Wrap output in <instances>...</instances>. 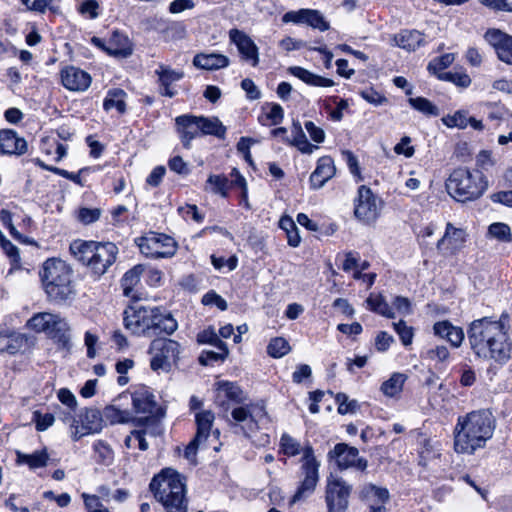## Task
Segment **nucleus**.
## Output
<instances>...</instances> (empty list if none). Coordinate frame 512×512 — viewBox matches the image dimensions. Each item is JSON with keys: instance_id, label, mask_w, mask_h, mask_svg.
Segmentation results:
<instances>
[{"instance_id": "nucleus-1", "label": "nucleus", "mask_w": 512, "mask_h": 512, "mask_svg": "<svg viewBox=\"0 0 512 512\" xmlns=\"http://www.w3.org/2000/svg\"><path fill=\"white\" fill-rule=\"evenodd\" d=\"M509 330V315L506 312L499 318L485 316L475 319L467 328L468 342L474 355L490 362L487 375L491 380L498 369L512 358V338Z\"/></svg>"}, {"instance_id": "nucleus-2", "label": "nucleus", "mask_w": 512, "mask_h": 512, "mask_svg": "<svg viewBox=\"0 0 512 512\" xmlns=\"http://www.w3.org/2000/svg\"><path fill=\"white\" fill-rule=\"evenodd\" d=\"M494 430L495 419L489 410H476L458 417L454 428L455 451L473 454L485 446Z\"/></svg>"}, {"instance_id": "nucleus-3", "label": "nucleus", "mask_w": 512, "mask_h": 512, "mask_svg": "<svg viewBox=\"0 0 512 512\" xmlns=\"http://www.w3.org/2000/svg\"><path fill=\"white\" fill-rule=\"evenodd\" d=\"M123 321L133 334L146 337L171 335L178 328L173 315L159 307L130 306L124 311Z\"/></svg>"}, {"instance_id": "nucleus-4", "label": "nucleus", "mask_w": 512, "mask_h": 512, "mask_svg": "<svg viewBox=\"0 0 512 512\" xmlns=\"http://www.w3.org/2000/svg\"><path fill=\"white\" fill-rule=\"evenodd\" d=\"M154 497L166 512H187L185 477L172 468L163 469L150 483Z\"/></svg>"}, {"instance_id": "nucleus-5", "label": "nucleus", "mask_w": 512, "mask_h": 512, "mask_svg": "<svg viewBox=\"0 0 512 512\" xmlns=\"http://www.w3.org/2000/svg\"><path fill=\"white\" fill-rule=\"evenodd\" d=\"M73 256L91 273L100 277L116 261L117 246L112 242L76 240L70 245Z\"/></svg>"}, {"instance_id": "nucleus-6", "label": "nucleus", "mask_w": 512, "mask_h": 512, "mask_svg": "<svg viewBox=\"0 0 512 512\" xmlns=\"http://www.w3.org/2000/svg\"><path fill=\"white\" fill-rule=\"evenodd\" d=\"M45 292L51 301L63 303L74 294L72 270L62 260L48 259L40 272Z\"/></svg>"}, {"instance_id": "nucleus-7", "label": "nucleus", "mask_w": 512, "mask_h": 512, "mask_svg": "<svg viewBox=\"0 0 512 512\" xmlns=\"http://www.w3.org/2000/svg\"><path fill=\"white\" fill-rule=\"evenodd\" d=\"M445 187L454 200L465 203L480 198L486 191L488 183L480 171L460 167L451 172Z\"/></svg>"}, {"instance_id": "nucleus-8", "label": "nucleus", "mask_w": 512, "mask_h": 512, "mask_svg": "<svg viewBox=\"0 0 512 512\" xmlns=\"http://www.w3.org/2000/svg\"><path fill=\"white\" fill-rule=\"evenodd\" d=\"M27 326L36 333H45L63 348H67L70 344V325L59 314L36 313L28 320Z\"/></svg>"}, {"instance_id": "nucleus-9", "label": "nucleus", "mask_w": 512, "mask_h": 512, "mask_svg": "<svg viewBox=\"0 0 512 512\" xmlns=\"http://www.w3.org/2000/svg\"><path fill=\"white\" fill-rule=\"evenodd\" d=\"M320 462L316 459L314 449L311 444L306 443L302 450L301 467H300V484L297 491L291 499L294 504L309 495H311L319 481Z\"/></svg>"}, {"instance_id": "nucleus-10", "label": "nucleus", "mask_w": 512, "mask_h": 512, "mask_svg": "<svg viewBox=\"0 0 512 512\" xmlns=\"http://www.w3.org/2000/svg\"><path fill=\"white\" fill-rule=\"evenodd\" d=\"M148 353L151 355L150 367L153 371L169 372L179 360L181 345L169 338H156L151 342Z\"/></svg>"}, {"instance_id": "nucleus-11", "label": "nucleus", "mask_w": 512, "mask_h": 512, "mask_svg": "<svg viewBox=\"0 0 512 512\" xmlns=\"http://www.w3.org/2000/svg\"><path fill=\"white\" fill-rule=\"evenodd\" d=\"M266 416L267 412L262 403L238 406L231 411L230 425L235 433L250 437L258 429V420Z\"/></svg>"}, {"instance_id": "nucleus-12", "label": "nucleus", "mask_w": 512, "mask_h": 512, "mask_svg": "<svg viewBox=\"0 0 512 512\" xmlns=\"http://www.w3.org/2000/svg\"><path fill=\"white\" fill-rule=\"evenodd\" d=\"M143 255L149 258H169L177 250L175 240L165 234L150 232L136 240Z\"/></svg>"}, {"instance_id": "nucleus-13", "label": "nucleus", "mask_w": 512, "mask_h": 512, "mask_svg": "<svg viewBox=\"0 0 512 512\" xmlns=\"http://www.w3.org/2000/svg\"><path fill=\"white\" fill-rule=\"evenodd\" d=\"M352 485L343 478L330 475L325 487L327 512H347Z\"/></svg>"}, {"instance_id": "nucleus-14", "label": "nucleus", "mask_w": 512, "mask_h": 512, "mask_svg": "<svg viewBox=\"0 0 512 512\" xmlns=\"http://www.w3.org/2000/svg\"><path fill=\"white\" fill-rule=\"evenodd\" d=\"M330 461H334L340 470L348 468H356L360 471L366 470L368 462L366 459L359 457L357 448L349 446L346 443H338L327 455Z\"/></svg>"}, {"instance_id": "nucleus-15", "label": "nucleus", "mask_w": 512, "mask_h": 512, "mask_svg": "<svg viewBox=\"0 0 512 512\" xmlns=\"http://www.w3.org/2000/svg\"><path fill=\"white\" fill-rule=\"evenodd\" d=\"M379 209L380 201L372 190L364 185L361 186L355 204V216L364 222H371L378 217Z\"/></svg>"}, {"instance_id": "nucleus-16", "label": "nucleus", "mask_w": 512, "mask_h": 512, "mask_svg": "<svg viewBox=\"0 0 512 512\" xmlns=\"http://www.w3.org/2000/svg\"><path fill=\"white\" fill-rule=\"evenodd\" d=\"M103 428V415L98 409L88 408L81 415V426L73 419L71 424L72 438L77 441L85 435L98 433Z\"/></svg>"}, {"instance_id": "nucleus-17", "label": "nucleus", "mask_w": 512, "mask_h": 512, "mask_svg": "<svg viewBox=\"0 0 512 512\" xmlns=\"http://www.w3.org/2000/svg\"><path fill=\"white\" fill-rule=\"evenodd\" d=\"M465 241V231L447 223L444 235L437 242V250L444 256L454 255L463 247Z\"/></svg>"}, {"instance_id": "nucleus-18", "label": "nucleus", "mask_w": 512, "mask_h": 512, "mask_svg": "<svg viewBox=\"0 0 512 512\" xmlns=\"http://www.w3.org/2000/svg\"><path fill=\"white\" fill-rule=\"evenodd\" d=\"M60 75L63 86L70 91L82 92L91 85L90 74L75 66L63 68Z\"/></svg>"}, {"instance_id": "nucleus-19", "label": "nucleus", "mask_w": 512, "mask_h": 512, "mask_svg": "<svg viewBox=\"0 0 512 512\" xmlns=\"http://www.w3.org/2000/svg\"><path fill=\"white\" fill-rule=\"evenodd\" d=\"M484 37L501 61L512 64V36L498 29H489Z\"/></svg>"}, {"instance_id": "nucleus-20", "label": "nucleus", "mask_w": 512, "mask_h": 512, "mask_svg": "<svg viewBox=\"0 0 512 512\" xmlns=\"http://www.w3.org/2000/svg\"><path fill=\"white\" fill-rule=\"evenodd\" d=\"M215 402L221 407H227L230 404H242L246 401V395L243 390L234 382H217Z\"/></svg>"}, {"instance_id": "nucleus-21", "label": "nucleus", "mask_w": 512, "mask_h": 512, "mask_svg": "<svg viewBox=\"0 0 512 512\" xmlns=\"http://www.w3.org/2000/svg\"><path fill=\"white\" fill-rule=\"evenodd\" d=\"M231 41L237 46L242 58L249 62L253 67L259 63L258 47L253 40L244 32L232 29L229 32Z\"/></svg>"}, {"instance_id": "nucleus-22", "label": "nucleus", "mask_w": 512, "mask_h": 512, "mask_svg": "<svg viewBox=\"0 0 512 512\" xmlns=\"http://www.w3.org/2000/svg\"><path fill=\"white\" fill-rule=\"evenodd\" d=\"M155 74L158 77L159 93L169 98L174 97L177 94V90L172 85L184 77V72L164 64H159Z\"/></svg>"}, {"instance_id": "nucleus-23", "label": "nucleus", "mask_w": 512, "mask_h": 512, "mask_svg": "<svg viewBox=\"0 0 512 512\" xmlns=\"http://www.w3.org/2000/svg\"><path fill=\"white\" fill-rule=\"evenodd\" d=\"M177 133L185 148H190L191 141L200 136L198 116L181 115L175 119Z\"/></svg>"}, {"instance_id": "nucleus-24", "label": "nucleus", "mask_w": 512, "mask_h": 512, "mask_svg": "<svg viewBox=\"0 0 512 512\" xmlns=\"http://www.w3.org/2000/svg\"><path fill=\"white\" fill-rule=\"evenodd\" d=\"M27 151V142L12 129L0 130V154L22 155Z\"/></svg>"}, {"instance_id": "nucleus-25", "label": "nucleus", "mask_w": 512, "mask_h": 512, "mask_svg": "<svg viewBox=\"0 0 512 512\" xmlns=\"http://www.w3.org/2000/svg\"><path fill=\"white\" fill-rule=\"evenodd\" d=\"M336 172L334 161L329 156L321 157L318 162L316 169L310 176V183L312 188L319 189L329 181Z\"/></svg>"}, {"instance_id": "nucleus-26", "label": "nucleus", "mask_w": 512, "mask_h": 512, "mask_svg": "<svg viewBox=\"0 0 512 512\" xmlns=\"http://www.w3.org/2000/svg\"><path fill=\"white\" fill-rule=\"evenodd\" d=\"M393 41L396 46L410 52L425 44V36L417 30L405 29L395 34Z\"/></svg>"}, {"instance_id": "nucleus-27", "label": "nucleus", "mask_w": 512, "mask_h": 512, "mask_svg": "<svg viewBox=\"0 0 512 512\" xmlns=\"http://www.w3.org/2000/svg\"><path fill=\"white\" fill-rule=\"evenodd\" d=\"M193 64L205 70H218L229 65V58L218 53H199L194 56Z\"/></svg>"}, {"instance_id": "nucleus-28", "label": "nucleus", "mask_w": 512, "mask_h": 512, "mask_svg": "<svg viewBox=\"0 0 512 512\" xmlns=\"http://www.w3.org/2000/svg\"><path fill=\"white\" fill-rule=\"evenodd\" d=\"M105 49L110 55L121 58L130 56L133 51L129 38L118 31L112 33Z\"/></svg>"}, {"instance_id": "nucleus-29", "label": "nucleus", "mask_w": 512, "mask_h": 512, "mask_svg": "<svg viewBox=\"0 0 512 512\" xmlns=\"http://www.w3.org/2000/svg\"><path fill=\"white\" fill-rule=\"evenodd\" d=\"M27 342L25 336L19 332L0 331V352L17 353Z\"/></svg>"}, {"instance_id": "nucleus-30", "label": "nucleus", "mask_w": 512, "mask_h": 512, "mask_svg": "<svg viewBox=\"0 0 512 512\" xmlns=\"http://www.w3.org/2000/svg\"><path fill=\"white\" fill-rule=\"evenodd\" d=\"M133 407L137 413L149 414L151 416H156L159 411L154 396L147 391L134 394Z\"/></svg>"}, {"instance_id": "nucleus-31", "label": "nucleus", "mask_w": 512, "mask_h": 512, "mask_svg": "<svg viewBox=\"0 0 512 512\" xmlns=\"http://www.w3.org/2000/svg\"><path fill=\"white\" fill-rule=\"evenodd\" d=\"M288 71L295 77L299 78L303 82L308 85L318 86V87H331L334 85L333 80L316 75L307 69H304L300 66H292L288 69Z\"/></svg>"}, {"instance_id": "nucleus-32", "label": "nucleus", "mask_w": 512, "mask_h": 512, "mask_svg": "<svg viewBox=\"0 0 512 512\" xmlns=\"http://www.w3.org/2000/svg\"><path fill=\"white\" fill-rule=\"evenodd\" d=\"M16 456L18 464L28 465L32 470L47 466L49 460V455L45 448L30 454L17 451Z\"/></svg>"}, {"instance_id": "nucleus-33", "label": "nucleus", "mask_w": 512, "mask_h": 512, "mask_svg": "<svg viewBox=\"0 0 512 512\" xmlns=\"http://www.w3.org/2000/svg\"><path fill=\"white\" fill-rule=\"evenodd\" d=\"M215 416L214 413L210 410H204L198 412L195 415V420L197 424V432L194 438L196 441L205 442L209 437L210 430L212 428Z\"/></svg>"}, {"instance_id": "nucleus-34", "label": "nucleus", "mask_w": 512, "mask_h": 512, "mask_svg": "<svg viewBox=\"0 0 512 512\" xmlns=\"http://www.w3.org/2000/svg\"><path fill=\"white\" fill-rule=\"evenodd\" d=\"M198 124L200 128L201 135H213L218 138H224L226 133V128L220 122V120L216 117H198Z\"/></svg>"}, {"instance_id": "nucleus-35", "label": "nucleus", "mask_w": 512, "mask_h": 512, "mask_svg": "<svg viewBox=\"0 0 512 512\" xmlns=\"http://www.w3.org/2000/svg\"><path fill=\"white\" fill-rule=\"evenodd\" d=\"M369 310L387 318H394L395 313L382 294L371 293L366 299Z\"/></svg>"}, {"instance_id": "nucleus-36", "label": "nucleus", "mask_w": 512, "mask_h": 512, "mask_svg": "<svg viewBox=\"0 0 512 512\" xmlns=\"http://www.w3.org/2000/svg\"><path fill=\"white\" fill-rule=\"evenodd\" d=\"M126 93L122 89L109 90L104 100L103 107L106 111L115 108L119 113L126 110L125 104Z\"/></svg>"}, {"instance_id": "nucleus-37", "label": "nucleus", "mask_w": 512, "mask_h": 512, "mask_svg": "<svg viewBox=\"0 0 512 512\" xmlns=\"http://www.w3.org/2000/svg\"><path fill=\"white\" fill-rule=\"evenodd\" d=\"M293 139L291 144L296 146L302 153L311 154L318 147L308 142L299 122L293 123Z\"/></svg>"}, {"instance_id": "nucleus-38", "label": "nucleus", "mask_w": 512, "mask_h": 512, "mask_svg": "<svg viewBox=\"0 0 512 512\" xmlns=\"http://www.w3.org/2000/svg\"><path fill=\"white\" fill-rule=\"evenodd\" d=\"M406 376L402 373H394L382 386L381 391L389 397H393L402 391Z\"/></svg>"}, {"instance_id": "nucleus-39", "label": "nucleus", "mask_w": 512, "mask_h": 512, "mask_svg": "<svg viewBox=\"0 0 512 512\" xmlns=\"http://www.w3.org/2000/svg\"><path fill=\"white\" fill-rule=\"evenodd\" d=\"M103 419L111 425L127 423L131 419V415L126 410H121L113 405L105 407L103 411Z\"/></svg>"}, {"instance_id": "nucleus-40", "label": "nucleus", "mask_w": 512, "mask_h": 512, "mask_svg": "<svg viewBox=\"0 0 512 512\" xmlns=\"http://www.w3.org/2000/svg\"><path fill=\"white\" fill-rule=\"evenodd\" d=\"M93 450L98 463L106 466L112 464L114 452L108 443L103 440H98L93 444Z\"/></svg>"}, {"instance_id": "nucleus-41", "label": "nucleus", "mask_w": 512, "mask_h": 512, "mask_svg": "<svg viewBox=\"0 0 512 512\" xmlns=\"http://www.w3.org/2000/svg\"><path fill=\"white\" fill-rule=\"evenodd\" d=\"M142 272L143 267L141 265H137L124 274L121 283L126 296H129L133 288L139 283Z\"/></svg>"}, {"instance_id": "nucleus-42", "label": "nucleus", "mask_w": 512, "mask_h": 512, "mask_svg": "<svg viewBox=\"0 0 512 512\" xmlns=\"http://www.w3.org/2000/svg\"><path fill=\"white\" fill-rule=\"evenodd\" d=\"M303 448H304V446L302 447L300 442L298 440H296L295 438H293L292 436H290L289 434L284 433L281 436L280 451L284 455H286L288 457H294L300 453L302 454Z\"/></svg>"}, {"instance_id": "nucleus-43", "label": "nucleus", "mask_w": 512, "mask_h": 512, "mask_svg": "<svg viewBox=\"0 0 512 512\" xmlns=\"http://www.w3.org/2000/svg\"><path fill=\"white\" fill-rule=\"evenodd\" d=\"M146 433L147 429H141V430H133L130 435H128L125 440L124 444L128 449H133L138 447L141 451H146L149 448V444L146 441Z\"/></svg>"}, {"instance_id": "nucleus-44", "label": "nucleus", "mask_w": 512, "mask_h": 512, "mask_svg": "<svg viewBox=\"0 0 512 512\" xmlns=\"http://www.w3.org/2000/svg\"><path fill=\"white\" fill-rule=\"evenodd\" d=\"M291 347L283 337H276L267 346V353L273 358H281L289 353Z\"/></svg>"}, {"instance_id": "nucleus-45", "label": "nucleus", "mask_w": 512, "mask_h": 512, "mask_svg": "<svg viewBox=\"0 0 512 512\" xmlns=\"http://www.w3.org/2000/svg\"><path fill=\"white\" fill-rule=\"evenodd\" d=\"M409 104L417 111L428 115L437 116L439 109L431 101L423 97L409 98Z\"/></svg>"}, {"instance_id": "nucleus-46", "label": "nucleus", "mask_w": 512, "mask_h": 512, "mask_svg": "<svg viewBox=\"0 0 512 512\" xmlns=\"http://www.w3.org/2000/svg\"><path fill=\"white\" fill-rule=\"evenodd\" d=\"M207 185L213 193L222 197L227 196L229 180L225 175H210L207 179Z\"/></svg>"}, {"instance_id": "nucleus-47", "label": "nucleus", "mask_w": 512, "mask_h": 512, "mask_svg": "<svg viewBox=\"0 0 512 512\" xmlns=\"http://www.w3.org/2000/svg\"><path fill=\"white\" fill-rule=\"evenodd\" d=\"M218 351L205 350L199 357L200 364L207 366L213 362L223 361L228 356V348L225 344L223 347H216Z\"/></svg>"}, {"instance_id": "nucleus-48", "label": "nucleus", "mask_w": 512, "mask_h": 512, "mask_svg": "<svg viewBox=\"0 0 512 512\" xmlns=\"http://www.w3.org/2000/svg\"><path fill=\"white\" fill-rule=\"evenodd\" d=\"M468 113L464 110H459L453 115H447L442 118V122L448 128L465 129L468 126Z\"/></svg>"}, {"instance_id": "nucleus-49", "label": "nucleus", "mask_w": 512, "mask_h": 512, "mask_svg": "<svg viewBox=\"0 0 512 512\" xmlns=\"http://www.w3.org/2000/svg\"><path fill=\"white\" fill-rule=\"evenodd\" d=\"M488 234L501 242L511 241V229L510 227L502 222H496L489 226Z\"/></svg>"}, {"instance_id": "nucleus-50", "label": "nucleus", "mask_w": 512, "mask_h": 512, "mask_svg": "<svg viewBox=\"0 0 512 512\" xmlns=\"http://www.w3.org/2000/svg\"><path fill=\"white\" fill-rule=\"evenodd\" d=\"M197 341L200 344H209L214 347H223L226 344L219 338L214 328L212 327H209L198 333Z\"/></svg>"}, {"instance_id": "nucleus-51", "label": "nucleus", "mask_w": 512, "mask_h": 512, "mask_svg": "<svg viewBox=\"0 0 512 512\" xmlns=\"http://www.w3.org/2000/svg\"><path fill=\"white\" fill-rule=\"evenodd\" d=\"M362 494L364 497H369L371 495L378 502L383 504L386 503L390 498L389 491L386 488L378 487L374 484L366 485L362 490Z\"/></svg>"}, {"instance_id": "nucleus-52", "label": "nucleus", "mask_w": 512, "mask_h": 512, "mask_svg": "<svg viewBox=\"0 0 512 512\" xmlns=\"http://www.w3.org/2000/svg\"><path fill=\"white\" fill-rule=\"evenodd\" d=\"M87 512H110L100 501V497L88 493L81 495Z\"/></svg>"}, {"instance_id": "nucleus-53", "label": "nucleus", "mask_w": 512, "mask_h": 512, "mask_svg": "<svg viewBox=\"0 0 512 512\" xmlns=\"http://www.w3.org/2000/svg\"><path fill=\"white\" fill-rule=\"evenodd\" d=\"M306 24L315 29H319L320 31H326L329 29L328 22L318 10L308 9Z\"/></svg>"}, {"instance_id": "nucleus-54", "label": "nucleus", "mask_w": 512, "mask_h": 512, "mask_svg": "<svg viewBox=\"0 0 512 512\" xmlns=\"http://www.w3.org/2000/svg\"><path fill=\"white\" fill-rule=\"evenodd\" d=\"M335 400L338 403V412L340 414L353 413L359 406L356 400H349L348 396L344 393H338Z\"/></svg>"}, {"instance_id": "nucleus-55", "label": "nucleus", "mask_w": 512, "mask_h": 512, "mask_svg": "<svg viewBox=\"0 0 512 512\" xmlns=\"http://www.w3.org/2000/svg\"><path fill=\"white\" fill-rule=\"evenodd\" d=\"M393 327L397 334L400 337V340L403 345L408 346L412 343L413 340V329L410 326H407L405 321L400 320L397 323H393Z\"/></svg>"}, {"instance_id": "nucleus-56", "label": "nucleus", "mask_w": 512, "mask_h": 512, "mask_svg": "<svg viewBox=\"0 0 512 512\" xmlns=\"http://www.w3.org/2000/svg\"><path fill=\"white\" fill-rule=\"evenodd\" d=\"M454 61V54L447 53L438 58H435L428 64V70L436 73L450 66Z\"/></svg>"}, {"instance_id": "nucleus-57", "label": "nucleus", "mask_w": 512, "mask_h": 512, "mask_svg": "<svg viewBox=\"0 0 512 512\" xmlns=\"http://www.w3.org/2000/svg\"><path fill=\"white\" fill-rule=\"evenodd\" d=\"M138 424H142L144 426L143 429H147L146 435L157 436L162 433V428L155 416L141 418L138 420Z\"/></svg>"}, {"instance_id": "nucleus-58", "label": "nucleus", "mask_w": 512, "mask_h": 512, "mask_svg": "<svg viewBox=\"0 0 512 512\" xmlns=\"http://www.w3.org/2000/svg\"><path fill=\"white\" fill-rule=\"evenodd\" d=\"M33 420L36 424V429L38 431H45L54 423V416L50 413L41 414L38 411L33 413Z\"/></svg>"}, {"instance_id": "nucleus-59", "label": "nucleus", "mask_w": 512, "mask_h": 512, "mask_svg": "<svg viewBox=\"0 0 512 512\" xmlns=\"http://www.w3.org/2000/svg\"><path fill=\"white\" fill-rule=\"evenodd\" d=\"M360 96L368 103L375 106H379L387 102V98L373 88L360 91Z\"/></svg>"}, {"instance_id": "nucleus-60", "label": "nucleus", "mask_w": 512, "mask_h": 512, "mask_svg": "<svg viewBox=\"0 0 512 512\" xmlns=\"http://www.w3.org/2000/svg\"><path fill=\"white\" fill-rule=\"evenodd\" d=\"M202 303L204 305H215L221 311L226 310L228 307L226 300L214 291L206 293L202 298Z\"/></svg>"}, {"instance_id": "nucleus-61", "label": "nucleus", "mask_w": 512, "mask_h": 512, "mask_svg": "<svg viewBox=\"0 0 512 512\" xmlns=\"http://www.w3.org/2000/svg\"><path fill=\"white\" fill-rule=\"evenodd\" d=\"M5 254L9 257L12 267L19 268L20 267V254L19 249L12 244L9 240L4 241V244L1 246Z\"/></svg>"}, {"instance_id": "nucleus-62", "label": "nucleus", "mask_w": 512, "mask_h": 512, "mask_svg": "<svg viewBox=\"0 0 512 512\" xmlns=\"http://www.w3.org/2000/svg\"><path fill=\"white\" fill-rule=\"evenodd\" d=\"M342 156H343V159L345 160L350 172L354 176L358 177L359 180H362L357 157L349 150L343 151Z\"/></svg>"}, {"instance_id": "nucleus-63", "label": "nucleus", "mask_w": 512, "mask_h": 512, "mask_svg": "<svg viewBox=\"0 0 512 512\" xmlns=\"http://www.w3.org/2000/svg\"><path fill=\"white\" fill-rule=\"evenodd\" d=\"M448 349L443 346H436L426 352V357L432 361L445 362L449 358Z\"/></svg>"}, {"instance_id": "nucleus-64", "label": "nucleus", "mask_w": 512, "mask_h": 512, "mask_svg": "<svg viewBox=\"0 0 512 512\" xmlns=\"http://www.w3.org/2000/svg\"><path fill=\"white\" fill-rule=\"evenodd\" d=\"M411 138L408 136H404L398 144L394 147V152L398 155H404L407 158H410L414 155V147L410 146Z\"/></svg>"}]
</instances>
